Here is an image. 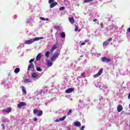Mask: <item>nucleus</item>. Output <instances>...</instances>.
<instances>
[{
  "mask_svg": "<svg viewBox=\"0 0 130 130\" xmlns=\"http://www.w3.org/2000/svg\"><path fill=\"white\" fill-rule=\"evenodd\" d=\"M80 31H81V30H78V32H80Z\"/></svg>",
  "mask_w": 130,
  "mask_h": 130,
  "instance_id": "a18cd8bd",
  "label": "nucleus"
},
{
  "mask_svg": "<svg viewBox=\"0 0 130 130\" xmlns=\"http://www.w3.org/2000/svg\"><path fill=\"white\" fill-rule=\"evenodd\" d=\"M24 83H31V80L29 79H26L24 80Z\"/></svg>",
  "mask_w": 130,
  "mask_h": 130,
  "instance_id": "bb28decb",
  "label": "nucleus"
},
{
  "mask_svg": "<svg viewBox=\"0 0 130 130\" xmlns=\"http://www.w3.org/2000/svg\"><path fill=\"white\" fill-rule=\"evenodd\" d=\"M53 28L54 29H56V30H57L58 31H59V30H60V29L59 28V26H58V25H54L53 26Z\"/></svg>",
  "mask_w": 130,
  "mask_h": 130,
  "instance_id": "4be33fe9",
  "label": "nucleus"
},
{
  "mask_svg": "<svg viewBox=\"0 0 130 130\" xmlns=\"http://www.w3.org/2000/svg\"><path fill=\"white\" fill-rule=\"evenodd\" d=\"M67 118V116H63L62 118H60L59 119H57L55 120V122H59V121H62V120H64Z\"/></svg>",
  "mask_w": 130,
  "mask_h": 130,
  "instance_id": "9b49d317",
  "label": "nucleus"
},
{
  "mask_svg": "<svg viewBox=\"0 0 130 130\" xmlns=\"http://www.w3.org/2000/svg\"><path fill=\"white\" fill-rule=\"evenodd\" d=\"M94 0H85L84 1V4H87V3H90L91 2H93Z\"/></svg>",
  "mask_w": 130,
  "mask_h": 130,
  "instance_id": "cd10ccee",
  "label": "nucleus"
},
{
  "mask_svg": "<svg viewBox=\"0 0 130 130\" xmlns=\"http://www.w3.org/2000/svg\"><path fill=\"white\" fill-rule=\"evenodd\" d=\"M3 112L4 114H5V113H10L12 112V108L8 107L7 109H3Z\"/></svg>",
  "mask_w": 130,
  "mask_h": 130,
  "instance_id": "39448f33",
  "label": "nucleus"
},
{
  "mask_svg": "<svg viewBox=\"0 0 130 130\" xmlns=\"http://www.w3.org/2000/svg\"><path fill=\"white\" fill-rule=\"evenodd\" d=\"M26 103L24 102H21L19 103V104L17 105L18 108H22L23 106H26Z\"/></svg>",
  "mask_w": 130,
  "mask_h": 130,
  "instance_id": "1a4fd4ad",
  "label": "nucleus"
},
{
  "mask_svg": "<svg viewBox=\"0 0 130 130\" xmlns=\"http://www.w3.org/2000/svg\"><path fill=\"white\" fill-rule=\"evenodd\" d=\"M40 39H43V37H37L34 39H31L29 40L26 41L24 42V44H32L33 42H35V41H38V40H40Z\"/></svg>",
  "mask_w": 130,
  "mask_h": 130,
  "instance_id": "f257e3e1",
  "label": "nucleus"
},
{
  "mask_svg": "<svg viewBox=\"0 0 130 130\" xmlns=\"http://www.w3.org/2000/svg\"><path fill=\"white\" fill-rule=\"evenodd\" d=\"M69 21L71 24H74L75 23V19L74 17L69 18Z\"/></svg>",
  "mask_w": 130,
  "mask_h": 130,
  "instance_id": "2eb2a0df",
  "label": "nucleus"
},
{
  "mask_svg": "<svg viewBox=\"0 0 130 130\" xmlns=\"http://www.w3.org/2000/svg\"><path fill=\"white\" fill-rule=\"evenodd\" d=\"M71 113H72V110H70L67 113V115L69 116L71 115Z\"/></svg>",
  "mask_w": 130,
  "mask_h": 130,
  "instance_id": "c756f323",
  "label": "nucleus"
},
{
  "mask_svg": "<svg viewBox=\"0 0 130 130\" xmlns=\"http://www.w3.org/2000/svg\"><path fill=\"white\" fill-rule=\"evenodd\" d=\"M79 30V27H78V26L75 25V32H77V31Z\"/></svg>",
  "mask_w": 130,
  "mask_h": 130,
  "instance_id": "c85d7f7f",
  "label": "nucleus"
},
{
  "mask_svg": "<svg viewBox=\"0 0 130 130\" xmlns=\"http://www.w3.org/2000/svg\"><path fill=\"white\" fill-rule=\"evenodd\" d=\"M40 20H42V21H45V18L44 17H40Z\"/></svg>",
  "mask_w": 130,
  "mask_h": 130,
  "instance_id": "e433bc0d",
  "label": "nucleus"
},
{
  "mask_svg": "<svg viewBox=\"0 0 130 130\" xmlns=\"http://www.w3.org/2000/svg\"><path fill=\"white\" fill-rule=\"evenodd\" d=\"M50 54V52L47 51V52H46V53L45 54V56L46 57H47V58H48V57H49Z\"/></svg>",
  "mask_w": 130,
  "mask_h": 130,
  "instance_id": "412c9836",
  "label": "nucleus"
},
{
  "mask_svg": "<svg viewBox=\"0 0 130 130\" xmlns=\"http://www.w3.org/2000/svg\"><path fill=\"white\" fill-rule=\"evenodd\" d=\"M38 77V74H37V73H32V74H31V78H32V79H36V78H37Z\"/></svg>",
  "mask_w": 130,
  "mask_h": 130,
  "instance_id": "4468645a",
  "label": "nucleus"
},
{
  "mask_svg": "<svg viewBox=\"0 0 130 130\" xmlns=\"http://www.w3.org/2000/svg\"><path fill=\"white\" fill-rule=\"evenodd\" d=\"M19 72H20V68H16L14 70V72L15 73V74H18Z\"/></svg>",
  "mask_w": 130,
  "mask_h": 130,
  "instance_id": "a878e982",
  "label": "nucleus"
},
{
  "mask_svg": "<svg viewBox=\"0 0 130 130\" xmlns=\"http://www.w3.org/2000/svg\"><path fill=\"white\" fill-rule=\"evenodd\" d=\"M80 6V5L79 4H78L77 5V7H79Z\"/></svg>",
  "mask_w": 130,
  "mask_h": 130,
  "instance_id": "c03bdc74",
  "label": "nucleus"
},
{
  "mask_svg": "<svg viewBox=\"0 0 130 130\" xmlns=\"http://www.w3.org/2000/svg\"><path fill=\"white\" fill-rule=\"evenodd\" d=\"M101 60L103 61V62H110L111 61V60H110V58H107V56H104L101 58Z\"/></svg>",
  "mask_w": 130,
  "mask_h": 130,
  "instance_id": "20e7f679",
  "label": "nucleus"
},
{
  "mask_svg": "<svg viewBox=\"0 0 130 130\" xmlns=\"http://www.w3.org/2000/svg\"><path fill=\"white\" fill-rule=\"evenodd\" d=\"M47 64L48 67H51L53 64L52 61L48 60L47 62Z\"/></svg>",
  "mask_w": 130,
  "mask_h": 130,
  "instance_id": "a211bd4d",
  "label": "nucleus"
},
{
  "mask_svg": "<svg viewBox=\"0 0 130 130\" xmlns=\"http://www.w3.org/2000/svg\"><path fill=\"white\" fill-rule=\"evenodd\" d=\"M81 77H82V78H85V72L81 73Z\"/></svg>",
  "mask_w": 130,
  "mask_h": 130,
  "instance_id": "72a5a7b5",
  "label": "nucleus"
},
{
  "mask_svg": "<svg viewBox=\"0 0 130 130\" xmlns=\"http://www.w3.org/2000/svg\"><path fill=\"white\" fill-rule=\"evenodd\" d=\"M49 4H52V3H54V0H49Z\"/></svg>",
  "mask_w": 130,
  "mask_h": 130,
  "instance_id": "7c9ffc66",
  "label": "nucleus"
},
{
  "mask_svg": "<svg viewBox=\"0 0 130 130\" xmlns=\"http://www.w3.org/2000/svg\"><path fill=\"white\" fill-rule=\"evenodd\" d=\"M60 37L62 38H64V37H66V33H64V32H61L60 33Z\"/></svg>",
  "mask_w": 130,
  "mask_h": 130,
  "instance_id": "5701e85b",
  "label": "nucleus"
},
{
  "mask_svg": "<svg viewBox=\"0 0 130 130\" xmlns=\"http://www.w3.org/2000/svg\"><path fill=\"white\" fill-rule=\"evenodd\" d=\"M89 41H90L89 39H86L84 41V42H85V43H87V42H89Z\"/></svg>",
  "mask_w": 130,
  "mask_h": 130,
  "instance_id": "58836bf2",
  "label": "nucleus"
},
{
  "mask_svg": "<svg viewBox=\"0 0 130 130\" xmlns=\"http://www.w3.org/2000/svg\"><path fill=\"white\" fill-rule=\"evenodd\" d=\"M111 41H112V38H110L103 43V46H107L109 44V42H111Z\"/></svg>",
  "mask_w": 130,
  "mask_h": 130,
  "instance_id": "423d86ee",
  "label": "nucleus"
},
{
  "mask_svg": "<svg viewBox=\"0 0 130 130\" xmlns=\"http://www.w3.org/2000/svg\"><path fill=\"white\" fill-rule=\"evenodd\" d=\"M34 121H37V118H34Z\"/></svg>",
  "mask_w": 130,
  "mask_h": 130,
  "instance_id": "a19ab883",
  "label": "nucleus"
},
{
  "mask_svg": "<svg viewBox=\"0 0 130 130\" xmlns=\"http://www.w3.org/2000/svg\"><path fill=\"white\" fill-rule=\"evenodd\" d=\"M85 44H86V43L85 42H82L81 44V46H83V45H85Z\"/></svg>",
  "mask_w": 130,
  "mask_h": 130,
  "instance_id": "ea45409f",
  "label": "nucleus"
},
{
  "mask_svg": "<svg viewBox=\"0 0 130 130\" xmlns=\"http://www.w3.org/2000/svg\"><path fill=\"white\" fill-rule=\"evenodd\" d=\"M100 26L102 29H103V28H104V25H103V23H101Z\"/></svg>",
  "mask_w": 130,
  "mask_h": 130,
  "instance_id": "2f4dec72",
  "label": "nucleus"
},
{
  "mask_svg": "<svg viewBox=\"0 0 130 130\" xmlns=\"http://www.w3.org/2000/svg\"><path fill=\"white\" fill-rule=\"evenodd\" d=\"M64 9H65L64 7H62L60 8L59 10L60 11H63V10H64Z\"/></svg>",
  "mask_w": 130,
  "mask_h": 130,
  "instance_id": "473e14b6",
  "label": "nucleus"
},
{
  "mask_svg": "<svg viewBox=\"0 0 130 130\" xmlns=\"http://www.w3.org/2000/svg\"><path fill=\"white\" fill-rule=\"evenodd\" d=\"M41 56H42V54L41 53H39L36 57V60H40Z\"/></svg>",
  "mask_w": 130,
  "mask_h": 130,
  "instance_id": "dca6fc26",
  "label": "nucleus"
},
{
  "mask_svg": "<svg viewBox=\"0 0 130 130\" xmlns=\"http://www.w3.org/2000/svg\"><path fill=\"white\" fill-rule=\"evenodd\" d=\"M2 122H10V120L8 118H5L2 120Z\"/></svg>",
  "mask_w": 130,
  "mask_h": 130,
  "instance_id": "b1692460",
  "label": "nucleus"
},
{
  "mask_svg": "<svg viewBox=\"0 0 130 130\" xmlns=\"http://www.w3.org/2000/svg\"><path fill=\"white\" fill-rule=\"evenodd\" d=\"M36 70L37 72H42V69L40 67H37Z\"/></svg>",
  "mask_w": 130,
  "mask_h": 130,
  "instance_id": "393cba45",
  "label": "nucleus"
},
{
  "mask_svg": "<svg viewBox=\"0 0 130 130\" xmlns=\"http://www.w3.org/2000/svg\"><path fill=\"white\" fill-rule=\"evenodd\" d=\"M85 129V126H82L80 130H84Z\"/></svg>",
  "mask_w": 130,
  "mask_h": 130,
  "instance_id": "4c0bfd02",
  "label": "nucleus"
},
{
  "mask_svg": "<svg viewBox=\"0 0 130 130\" xmlns=\"http://www.w3.org/2000/svg\"><path fill=\"white\" fill-rule=\"evenodd\" d=\"M55 6H57V2H53L52 3H51V5H50V8L51 9H52V8H54Z\"/></svg>",
  "mask_w": 130,
  "mask_h": 130,
  "instance_id": "ddd939ff",
  "label": "nucleus"
},
{
  "mask_svg": "<svg viewBox=\"0 0 130 130\" xmlns=\"http://www.w3.org/2000/svg\"><path fill=\"white\" fill-rule=\"evenodd\" d=\"M122 109H123L122 106L121 105H118L117 108V110L118 112H120V111H122Z\"/></svg>",
  "mask_w": 130,
  "mask_h": 130,
  "instance_id": "f8f14e48",
  "label": "nucleus"
},
{
  "mask_svg": "<svg viewBox=\"0 0 130 130\" xmlns=\"http://www.w3.org/2000/svg\"><path fill=\"white\" fill-rule=\"evenodd\" d=\"M103 73V68H102L100 70L99 72L94 75V78H98L99 76H101L102 74Z\"/></svg>",
  "mask_w": 130,
  "mask_h": 130,
  "instance_id": "6e6552de",
  "label": "nucleus"
},
{
  "mask_svg": "<svg viewBox=\"0 0 130 130\" xmlns=\"http://www.w3.org/2000/svg\"><path fill=\"white\" fill-rule=\"evenodd\" d=\"M96 21H97V19H94L93 20V22H96Z\"/></svg>",
  "mask_w": 130,
  "mask_h": 130,
  "instance_id": "37998d69",
  "label": "nucleus"
},
{
  "mask_svg": "<svg viewBox=\"0 0 130 130\" xmlns=\"http://www.w3.org/2000/svg\"><path fill=\"white\" fill-rule=\"evenodd\" d=\"M58 55H59L58 52H55L53 54L52 57L51 58V61H54L56 60V58L58 57Z\"/></svg>",
  "mask_w": 130,
  "mask_h": 130,
  "instance_id": "7ed1b4c3",
  "label": "nucleus"
},
{
  "mask_svg": "<svg viewBox=\"0 0 130 130\" xmlns=\"http://www.w3.org/2000/svg\"><path fill=\"white\" fill-rule=\"evenodd\" d=\"M33 61H34V59H31L29 61V63H32V62H33Z\"/></svg>",
  "mask_w": 130,
  "mask_h": 130,
  "instance_id": "f704fd0d",
  "label": "nucleus"
},
{
  "mask_svg": "<svg viewBox=\"0 0 130 130\" xmlns=\"http://www.w3.org/2000/svg\"><path fill=\"white\" fill-rule=\"evenodd\" d=\"M33 113L34 114H36L38 113L37 116H41L42 114H43V112L42 110H38V109H35L33 110Z\"/></svg>",
  "mask_w": 130,
  "mask_h": 130,
  "instance_id": "f03ea898",
  "label": "nucleus"
},
{
  "mask_svg": "<svg viewBox=\"0 0 130 130\" xmlns=\"http://www.w3.org/2000/svg\"><path fill=\"white\" fill-rule=\"evenodd\" d=\"M27 71H31V72H34V64L33 63L29 64L27 68Z\"/></svg>",
  "mask_w": 130,
  "mask_h": 130,
  "instance_id": "0eeeda50",
  "label": "nucleus"
},
{
  "mask_svg": "<svg viewBox=\"0 0 130 130\" xmlns=\"http://www.w3.org/2000/svg\"><path fill=\"white\" fill-rule=\"evenodd\" d=\"M21 87H22V93H23V94H27V91H26V89L25 88V87L21 86Z\"/></svg>",
  "mask_w": 130,
  "mask_h": 130,
  "instance_id": "aec40b11",
  "label": "nucleus"
},
{
  "mask_svg": "<svg viewBox=\"0 0 130 130\" xmlns=\"http://www.w3.org/2000/svg\"><path fill=\"white\" fill-rule=\"evenodd\" d=\"M1 125L2 126V129H5V128L6 127L5 125L4 124H2Z\"/></svg>",
  "mask_w": 130,
  "mask_h": 130,
  "instance_id": "c9c22d12",
  "label": "nucleus"
},
{
  "mask_svg": "<svg viewBox=\"0 0 130 130\" xmlns=\"http://www.w3.org/2000/svg\"><path fill=\"white\" fill-rule=\"evenodd\" d=\"M56 48H57V46H56V45H54L51 49V52H53V51H54V50H55Z\"/></svg>",
  "mask_w": 130,
  "mask_h": 130,
  "instance_id": "6ab92c4d",
  "label": "nucleus"
},
{
  "mask_svg": "<svg viewBox=\"0 0 130 130\" xmlns=\"http://www.w3.org/2000/svg\"><path fill=\"white\" fill-rule=\"evenodd\" d=\"M128 99H130V92L129 93V94L128 95Z\"/></svg>",
  "mask_w": 130,
  "mask_h": 130,
  "instance_id": "79ce46f5",
  "label": "nucleus"
},
{
  "mask_svg": "<svg viewBox=\"0 0 130 130\" xmlns=\"http://www.w3.org/2000/svg\"><path fill=\"white\" fill-rule=\"evenodd\" d=\"M74 90L75 88H69L65 91V92L67 94H70V93H72L74 91Z\"/></svg>",
  "mask_w": 130,
  "mask_h": 130,
  "instance_id": "9d476101",
  "label": "nucleus"
},
{
  "mask_svg": "<svg viewBox=\"0 0 130 130\" xmlns=\"http://www.w3.org/2000/svg\"><path fill=\"white\" fill-rule=\"evenodd\" d=\"M74 125L79 127V126H81V122L79 121H76L74 123Z\"/></svg>",
  "mask_w": 130,
  "mask_h": 130,
  "instance_id": "f3484780",
  "label": "nucleus"
}]
</instances>
